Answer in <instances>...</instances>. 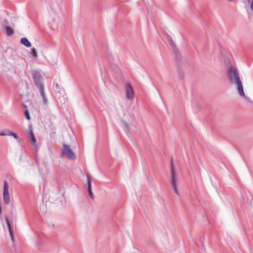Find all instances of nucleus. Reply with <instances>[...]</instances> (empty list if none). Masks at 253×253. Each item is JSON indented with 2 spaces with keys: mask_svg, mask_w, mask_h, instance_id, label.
<instances>
[{
  "mask_svg": "<svg viewBox=\"0 0 253 253\" xmlns=\"http://www.w3.org/2000/svg\"><path fill=\"white\" fill-rule=\"evenodd\" d=\"M8 184L6 181L3 183V200L6 205L10 203V195L8 192Z\"/></svg>",
  "mask_w": 253,
  "mask_h": 253,
  "instance_id": "39448f33",
  "label": "nucleus"
},
{
  "mask_svg": "<svg viewBox=\"0 0 253 253\" xmlns=\"http://www.w3.org/2000/svg\"><path fill=\"white\" fill-rule=\"evenodd\" d=\"M6 34L8 36H11L14 34V31L12 29L9 27L7 26L6 27Z\"/></svg>",
  "mask_w": 253,
  "mask_h": 253,
  "instance_id": "9b49d317",
  "label": "nucleus"
},
{
  "mask_svg": "<svg viewBox=\"0 0 253 253\" xmlns=\"http://www.w3.org/2000/svg\"><path fill=\"white\" fill-rule=\"evenodd\" d=\"M29 134H30V139H31V141L32 143V144L34 146V147H35V149H36V148H37V146H38L37 143V141H36V139L35 136V135L34 134V132L31 128H30V130H29Z\"/></svg>",
  "mask_w": 253,
  "mask_h": 253,
  "instance_id": "1a4fd4ad",
  "label": "nucleus"
},
{
  "mask_svg": "<svg viewBox=\"0 0 253 253\" xmlns=\"http://www.w3.org/2000/svg\"><path fill=\"white\" fill-rule=\"evenodd\" d=\"M24 107L26 109H27V106L26 105H24Z\"/></svg>",
  "mask_w": 253,
  "mask_h": 253,
  "instance_id": "aec40b11",
  "label": "nucleus"
},
{
  "mask_svg": "<svg viewBox=\"0 0 253 253\" xmlns=\"http://www.w3.org/2000/svg\"><path fill=\"white\" fill-rule=\"evenodd\" d=\"M178 74H179V78L182 79H183V76L182 75L180 74V72L178 71Z\"/></svg>",
  "mask_w": 253,
  "mask_h": 253,
  "instance_id": "6ab92c4d",
  "label": "nucleus"
},
{
  "mask_svg": "<svg viewBox=\"0 0 253 253\" xmlns=\"http://www.w3.org/2000/svg\"><path fill=\"white\" fill-rule=\"evenodd\" d=\"M250 0H248L249 2H250Z\"/></svg>",
  "mask_w": 253,
  "mask_h": 253,
  "instance_id": "4be33fe9",
  "label": "nucleus"
},
{
  "mask_svg": "<svg viewBox=\"0 0 253 253\" xmlns=\"http://www.w3.org/2000/svg\"><path fill=\"white\" fill-rule=\"evenodd\" d=\"M251 9L253 11V0H252L251 3Z\"/></svg>",
  "mask_w": 253,
  "mask_h": 253,
  "instance_id": "a211bd4d",
  "label": "nucleus"
},
{
  "mask_svg": "<svg viewBox=\"0 0 253 253\" xmlns=\"http://www.w3.org/2000/svg\"><path fill=\"white\" fill-rule=\"evenodd\" d=\"M87 188H88L89 187L91 188V181L89 177L87 178Z\"/></svg>",
  "mask_w": 253,
  "mask_h": 253,
  "instance_id": "dca6fc26",
  "label": "nucleus"
},
{
  "mask_svg": "<svg viewBox=\"0 0 253 253\" xmlns=\"http://www.w3.org/2000/svg\"><path fill=\"white\" fill-rule=\"evenodd\" d=\"M126 98L128 100H132L134 96V92L132 86L127 84L126 87Z\"/></svg>",
  "mask_w": 253,
  "mask_h": 253,
  "instance_id": "423d86ee",
  "label": "nucleus"
},
{
  "mask_svg": "<svg viewBox=\"0 0 253 253\" xmlns=\"http://www.w3.org/2000/svg\"><path fill=\"white\" fill-rule=\"evenodd\" d=\"M21 43L27 47L31 46V43L26 38H22L20 40Z\"/></svg>",
  "mask_w": 253,
  "mask_h": 253,
  "instance_id": "9d476101",
  "label": "nucleus"
},
{
  "mask_svg": "<svg viewBox=\"0 0 253 253\" xmlns=\"http://www.w3.org/2000/svg\"><path fill=\"white\" fill-rule=\"evenodd\" d=\"M31 54L32 56L35 58L38 56L37 50L35 48H32L31 50Z\"/></svg>",
  "mask_w": 253,
  "mask_h": 253,
  "instance_id": "f8f14e48",
  "label": "nucleus"
},
{
  "mask_svg": "<svg viewBox=\"0 0 253 253\" xmlns=\"http://www.w3.org/2000/svg\"><path fill=\"white\" fill-rule=\"evenodd\" d=\"M25 115L27 120H30L31 119L29 111L27 109H26L25 111Z\"/></svg>",
  "mask_w": 253,
  "mask_h": 253,
  "instance_id": "4468645a",
  "label": "nucleus"
},
{
  "mask_svg": "<svg viewBox=\"0 0 253 253\" xmlns=\"http://www.w3.org/2000/svg\"><path fill=\"white\" fill-rule=\"evenodd\" d=\"M170 172H171V179L170 181V185L171 188L174 193L177 195L179 196V192L177 189V184L178 183L179 179H178V173L176 170V168L174 165L172 160H171L170 163Z\"/></svg>",
  "mask_w": 253,
  "mask_h": 253,
  "instance_id": "7ed1b4c3",
  "label": "nucleus"
},
{
  "mask_svg": "<svg viewBox=\"0 0 253 253\" xmlns=\"http://www.w3.org/2000/svg\"><path fill=\"white\" fill-rule=\"evenodd\" d=\"M227 75L229 81L232 84H235L240 96L248 102H251L250 97L247 96L244 92L242 83L240 80L238 70L233 66L230 67L227 71Z\"/></svg>",
  "mask_w": 253,
  "mask_h": 253,
  "instance_id": "f257e3e1",
  "label": "nucleus"
},
{
  "mask_svg": "<svg viewBox=\"0 0 253 253\" xmlns=\"http://www.w3.org/2000/svg\"><path fill=\"white\" fill-rule=\"evenodd\" d=\"M168 40L170 44L171 45L173 48V52L175 55L176 60H179L180 59V54L179 53L177 48L176 47L175 44L172 41L171 38L169 36H168Z\"/></svg>",
  "mask_w": 253,
  "mask_h": 253,
  "instance_id": "0eeeda50",
  "label": "nucleus"
},
{
  "mask_svg": "<svg viewBox=\"0 0 253 253\" xmlns=\"http://www.w3.org/2000/svg\"><path fill=\"white\" fill-rule=\"evenodd\" d=\"M56 85L57 87H58V84H56Z\"/></svg>",
  "mask_w": 253,
  "mask_h": 253,
  "instance_id": "412c9836",
  "label": "nucleus"
},
{
  "mask_svg": "<svg viewBox=\"0 0 253 253\" xmlns=\"http://www.w3.org/2000/svg\"><path fill=\"white\" fill-rule=\"evenodd\" d=\"M9 136H13L15 138L18 139V135H17V134L15 133H13V132H9Z\"/></svg>",
  "mask_w": 253,
  "mask_h": 253,
  "instance_id": "2eb2a0df",
  "label": "nucleus"
},
{
  "mask_svg": "<svg viewBox=\"0 0 253 253\" xmlns=\"http://www.w3.org/2000/svg\"><path fill=\"white\" fill-rule=\"evenodd\" d=\"M87 191H88V194L90 196V197L92 199H94V196H93V193L92 192V190H91V187H88L87 188Z\"/></svg>",
  "mask_w": 253,
  "mask_h": 253,
  "instance_id": "ddd939ff",
  "label": "nucleus"
},
{
  "mask_svg": "<svg viewBox=\"0 0 253 253\" xmlns=\"http://www.w3.org/2000/svg\"><path fill=\"white\" fill-rule=\"evenodd\" d=\"M32 76L34 81V84L37 88L39 89L41 95L42 96L44 102L45 103L46 99L44 92V85L43 83L44 79L40 70H34L32 71Z\"/></svg>",
  "mask_w": 253,
  "mask_h": 253,
  "instance_id": "f03ea898",
  "label": "nucleus"
},
{
  "mask_svg": "<svg viewBox=\"0 0 253 253\" xmlns=\"http://www.w3.org/2000/svg\"><path fill=\"white\" fill-rule=\"evenodd\" d=\"M62 156L66 157V158L69 160H74L76 159V156L74 152L70 148L69 146L66 144H63Z\"/></svg>",
  "mask_w": 253,
  "mask_h": 253,
  "instance_id": "20e7f679",
  "label": "nucleus"
},
{
  "mask_svg": "<svg viewBox=\"0 0 253 253\" xmlns=\"http://www.w3.org/2000/svg\"><path fill=\"white\" fill-rule=\"evenodd\" d=\"M9 135V132L7 133H4V132H0V136H7Z\"/></svg>",
  "mask_w": 253,
  "mask_h": 253,
  "instance_id": "f3484780",
  "label": "nucleus"
},
{
  "mask_svg": "<svg viewBox=\"0 0 253 253\" xmlns=\"http://www.w3.org/2000/svg\"><path fill=\"white\" fill-rule=\"evenodd\" d=\"M5 222H6L7 226L8 229V231L9 232L11 239L12 241H13L14 240V237L13 230L12 226H11V225L9 221V219L7 217H5Z\"/></svg>",
  "mask_w": 253,
  "mask_h": 253,
  "instance_id": "6e6552de",
  "label": "nucleus"
}]
</instances>
